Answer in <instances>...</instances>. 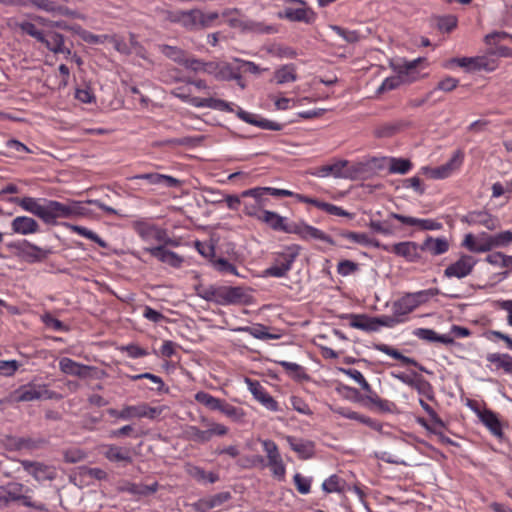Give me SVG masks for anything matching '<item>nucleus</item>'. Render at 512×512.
<instances>
[{
  "mask_svg": "<svg viewBox=\"0 0 512 512\" xmlns=\"http://www.w3.org/2000/svg\"><path fill=\"white\" fill-rule=\"evenodd\" d=\"M34 197H11L9 202L20 206L24 211L40 218L45 224L56 225L59 218L84 216L86 208L80 202L65 204L56 200H44Z\"/></svg>",
  "mask_w": 512,
  "mask_h": 512,
  "instance_id": "obj_1",
  "label": "nucleus"
},
{
  "mask_svg": "<svg viewBox=\"0 0 512 512\" xmlns=\"http://www.w3.org/2000/svg\"><path fill=\"white\" fill-rule=\"evenodd\" d=\"M259 221L265 223L274 231L296 234L303 240L315 239L333 244L331 237L322 230L305 222H288L286 217L273 211H262Z\"/></svg>",
  "mask_w": 512,
  "mask_h": 512,
  "instance_id": "obj_2",
  "label": "nucleus"
},
{
  "mask_svg": "<svg viewBox=\"0 0 512 512\" xmlns=\"http://www.w3.org/2000/svg\"><path fill=\"white\" fill-rule=\"evenodd\" d=\"M301 247L298 244L285 245L275 251L272 264L263 271L265 277L283 278L292 269V266L300 255Z\"/></svg>",
  "mask_w": 512,
  "mask_h": 512,
  "instance_id": "obj_3",
  "label": "nucleus"
},
{
  "mask_svg": "<svg viewBox=\"0 0 512 512\" xmlns=\"http://www.w3.org/2000/svg\"><path fill=\"white\" fill-rule=\"evenodd\" d=\"M200 422L206 427V429L202 430L194 425L187 426L184 429V435L187 440L204 444L209 442L215 436L222 437L227 435L229 432V428L227 426L215 422L205 416L200 418Z\"/></svg>",
  "mask_w": 512,
  "mask_h": 512,
  "instance_id": "obj_4",
  "label": "nucleus"
},
{
  "mask_svg": "<svg viewBox=\"0 0 512 512\" xmlns=\"http://www.w3.org/2000/svg\"><path fill=\"white\" fill-rule=\"evenodd\" d=\"M219 305H237L247 302L249 295L242 287L220 286L207 289L202 296Z\"/></svg>",
  "mask_w": 512,
  "mask_h": 512,
  "instance_id": "obj_5",
  "label": "nucleus"
},
{
  "mask_svg": "<svg viewBox=\"0 0 512 512\" xmlns=\"http://www.w3.org/2000/svg\"><path fill=\"white\" fill-rule=\"evenodd\" d=\"M162 240H159L158 246L155 247H145L143 252L149 253L152 257L156 258L162 263L168 264L171 267H180L183 259L181 256L166 249L167 246L177 247L179 246V241L171 238L166 229H163V234H161Z\"/></svg>",
  "mask_w": 512,
  "mask_h": 512,
  "instance_id": "obj_6",
  "label": "nucleus"
},
{
  "mask_svg": "<svg viewBox=\"0 0 512 512\" xmlns=\"http://www.w3.org/2000/svg\"><path fill=\"white\" fill-rule=\"evenodd\" d=\"M423 61H425L424 58H417L399 65L397 68L398 74L385 78L382 84L379 86L378 92L383 93L386 91H391L398 88L405 82H414L419 79V76L415 73V69Z\"/></svg>",
  "mask_w": 512,
  "mask_h": 512,
  "instance_id": "obj_7",
  "label": "nucleus"
},
{
  "mask_svg": "<svg viewBox=\"0 0 512 512\" xmlns=\"http://www.w3.org/2000/svg\"><path fill=\"white\" fill-rule=\"evenodd\" d=\"M174 95L178 98H180L182 101L187 102L191 104L194 107L197 108H211L216 109L223 112H229L233 113L234 109V103L226 102L222 99H216V98H200V97H193L189 94H186L183 91V88H176L174 91Z\"/></svg>",
  "mask_w": 512,
  "mask_h": 512,
  "instance_id": "obj_8",
  "label": "nucleus"
},
{
  "mask_svg": "<svg viewBox=\"0 0 512 512\" xmlns=\"http://www.w3.org/2000/svg\"><path fill=\"white\" fill-rule=\"evenodd\" d=\"M14 248L17 256L30 264L43 262L51 253L50 249L39 247L26 239L14 244Z\"/></svg>",
  "mask_w": 512,
  "mask_h": 512,
  "instance_id": "obj_9",
  "label": "nucleus"
},
{
  "mask_svg": "<svg viewBox=\"0 0 512 512\" xmlns=\"http://www.w3.org/2000/svg\"><path fill=\"white\" fill-rule=\"evenodd\" d=\"M464 161V153L462 150H457L453 153L452 157L445 164L434 167L426 168L427 175L432 179H445L450 177L454 172L460 169Z\"/></svg>",
  "mask_w": 512,
  "mask_h": 512,
  "instance_id": "obj_10",
  "label": "nucleus"
},
{
  "mask_svg": "<svg viewBox=\"0 0 512 512\" xmlns=\"http://www.w3.org/2000/svg\"><path fill=\"white\" fill-rule=\"evenodd\" d=\"M380 249L402 257L408 262H416L420 258V246L413 241H404L392 245L381 244Z\"/></svg>",
  "mask_w": 512,
  "mask_h": 512,
  "instance_id": "obj_11",
  "label": "nucleus"
},
{
  "mask_svg": "<svg viewBox=\"0 0 512 512\" xmlns=\"http://www.w3.org/2000/svg\"><path fill=\"white\" fill-rule=\"evenodd\" d=\"M294 198L300 202L312 205L317 209L326 212L329 215L339 216V217H347L349 219L354 218V213L348 212L344 210L342 207L319 200L317 198H312L303 194L295 193Z\"/></svg>",
  "mask_w": 512,
  "mask_h": 512,
  "instance_id": "obj_12",
  "label": "nucleus"
},
{
  "mask_svg": "<svg viewBox=\"0 0 512 512\" xmlns=\"http://www.w3.org/2000/svg\"><path fill=\"white\" fill-rule=\"evenodd\" d=\"M477 264V260L471 255H462L456 262L447 266L444 276L447 278L462 279L470 275Z\"/></svg>",
  "mask_w": 512,
  "mask_h": 512,
  "instance_id": "obj_13",
  "label": "nucleus"
},
{
  "mask_svg": "<svg viewBox=\"0 0 512 512\" xmlns=\"http://www.w3.org/2000/svg\"><path fill=\"white\" fill-rule=\"evenodd\" d=\"M245 382L253 397L266 409L273 412L280 410L278 402L267 392V390L263 385H261L259 381L246 378Z\"/></svg>",
  "mask_w": 512,
  "mask_h": 512,
  "instance_id": "obj_14",
  "label": "nucleus"
},
{
  "mask_svg": "<svg viewBox=\"0 0 512 512\" xmlns=\"http://www.w3.org/2000/svg\"><path fill=\"white\" fill-rule=\"evenodd\" d=\"M124 421H129L135 418H148L155 419L161 414V409L152 407L148 403L142 402L137 405H124Z\"/></svg>",
  "mask_w": 512,
  "mask_h": 512,
  "instance_id": "obj_15",
  "label": "nucleus"
},
{
  "mask_svg": "<svg viewBox=\"0 0 512 512\" xmlns=\"http://www.w3.org/2000/svg\"><path fill=\"white\" fill-rule=\"evenodd\" d=\"M390 217L401 222L404 225L414 226L422 231H437L443 228L442 223L434 219H420L411 216H405L394 212L390 213Z\"/></svg>",
  "mask_w": 512,
  "mask_h": 512,
  "instance_id": "obj_16",
  "label": "nucleus"
},
{
  "mask_svg": "<svg viewBox=\"0 0 512 512\" xmlns=\"http://www.w3.org/2000/svg\"><path fill=\"white\" fill-rule=\"evenodd\" d=\"M286 442L292 451H294L299 459L308 460L315 454V443L308 439L297 438L295 436L287 435Z\"/></svg>",
  "mask_w": 512,
  "mask_h": 512,
  "instance_id": "obj_17",
  "label": "nucleus"
},
{
  "mask_svg": "<svg viewBox=\"0 0 512 512\" xmlns=\"http://www.w3.org/2000/svg\"><path fill=\"white\" fill-rule=\"evenodd\" d=\"M466 222L469 225L483 226L491 231L496 230L501 226L499 218L485 210L469 212L466 216Z\"/></svg>",
  "mask_w": 512,
  "mask_h": 512,
  "instance_id": "obj_18",
  "label": "nucleus"
},
{
  "mask_svg": "<svg viewBox=\"0 0 512 512\" xmlns=\"http://www.w3.org/2000/svg\"><path fill=\"white\" fill-rule=\"evenodd\" d=\"M235 108H237L238 118L246 123L253 124L262 129H267L271 131H279L282 129V125L277 122L260 118L258 115L249 113L234 104L233 109L235 110Z\"/></svg>",
  "mask_w": 512,
  "mask_h": 512,
  "instance_id": "obj_19",
  "label": "nucleus"
},
{
  "mask_svg": "<svg viewBox=\"0 0 512 512\" xmlns=\"http://www.w3.org/2000/svg\"><path fill=\"white\" fill-rule=\"evenodd\" d=\"M487 368L491 371H502L512 376V356L508 353H488L486 356Z\"/></svg>",
  "mask_w": 512,
  "mask_h": 512,
  "instance_id": "obj_20",
  "label": "nucleus"
},
{
  "mask_svg": "<svg viewBox=\"0 0 512 512\" xmlns=\"http://www.w3.org/2000/svg\"><path fill=\"white\" fill-rule=\"evenodd\" d=\"M22 466L37 481L53 480L56 477V470L52 466L31 461H22Z\"/></svg>",
  "mask_w": 512,
  "mask_h": 512,
  "instance_id": "obj_21",
  "label": "nucleus"
},
{
  "mask_svg": "<svg viewBox=\"0 0 512 512\" xmlns=\"http://www.w3.org/2000/svg\"><path fill=\"white\" fill-rule=\"evenodd\" d=\"M133 229L144 241L155 240L158 242L163 239L161 237V234H163V228H160L149 221H136L133 223Z\"/></svg>",
  "mask_w": 512,
  "mask_h": 512,
  "instance_id": "obj_22",
  "label": "nucleus"
},
{
  "mask_svg": "<svg viewBox=\"0 0 512 512\" xmlns=\"http://www.w3.org/2000/svg\"><path fill=\"white\" fill-rule=\"evenodd\" d=\"M11 230L20 235L36 234L40 232V225L32 217L17 216L11 221Z\"/></svg>",
  "mask_w": 512,
  "mask_h": 512,
  "instance_id": "obj_23",
  "label": "nucleus"
},
{
  "mask_svg": "<svg viewBox=\"0 0 512 512\" xmlns=\"http://www.w3.org/2000/svg\"><path fill=\"white\" fill-rule=\"evenodd\" d=\"M213 65L212 75L218 81H231L233 78H237L239 65H234L225 61H211Z\"/></svg>",
  "mask_w": 512,
  "mask_h": 512,
  "instance_id": "obj_24",
  "label": "nucleus"
},
{
  "mask_svg": "<svg viewBox=\"0 0 512 512\" xmlns=\"http://www.w3.org/2000/svg\"><path fill=\"white\" fill-rule=\"evenodd\" d=\"M279 18H284L292 22H304L310 24L314 22L316 15L310 8H293L287 7L283 12L279 13Z\"/></svg>",
  "mask_w": 512,
  "mask_h": 512,
  "instance_id": "obj_25",
  "label": "nucleus"
},
{
  "mask_svg": "<svg viewBox=\"0 0 512 512\" xmlns=\"http://www.w3.org/2000/svg\"><path fill=\"white\" fill-rule=\"evenodd\" d=\"M59 368L64 374L80 378L89 376V372L93 369L91 366L78 363L68 357H63L59 360Z\"/></svg>",
  "mask_w": 512,
  "mask_h": 512,
  "instance_id": "obj_26",
  "label": "nucleus"
},
{
  "mask_svg": "<svg viewBox=\"0 0 512 512\" xmlns=\"http://www.w3.org/2000/svg\"><path fill=\"white\" fill-rule=\"evenodd\" d=\"M476 413L480 421L495 437H503L502 425L496 413L490 409L476 410Z\"/></svg>",
  "mask_w": 512,
  "mask_h": 512,
  "instance_id": "obj_27",
  "label": "nucleus"
},
{
  "mask_svg": "<svg viewBox=\"0 0 512 512\" xmlns=\"http://www.w3.org/2000/svg\"><path fill=\"white\" fill-rule=\"evenodd\" d=\"M335 413L341 415L344 418L360 422V423L372 428L373 430L378 431L382 428V425L379 421L372 419L368 416H365L363 414H360L359 412L353 411L347 407H338L335 409Z\"/></svg>",
  "mask_w": 512,
  "mask_h": 512,
  "instance_id": "obj_28",
  "label": "nucleus"
},
{
  "mask_svg": "<svg viewBox=\"0 0 512 512\" xmlns=\"http://www.w3.org/2000/svg\"><path fill=\"white\" fill-rule=\"evenodd\" d=\"M159 488L158 482L154 481L151 484L133 483L126 481L120 487L121 492H127L137 496H148L157 492Z\"/></svg>",
  "mask_w": 512,
  "mask_h": 512,
  "instance_id": "obj_29",
  "label": "nucleus"
},
{
  "mask_svg": "<svg viewBox=\"0 0 512 512\" xmlns=\"http://www.w3.org/2000/svg\"><path fill=\"white\" fill-rule=\"evenodd\" d=\"M135 179L146 180L151 185H158L167 188L178 187L180 181L172 176L159 173H143L136 175Z\"/></svg>",
  "mask_w": 512,
  "mask_h": 512,
  "instance_id": "obj_30",
  "label": "nucleus"
},
{
  "mask_svg": "<svg viewBox=\"0 0 512 512\" xmlns=\"http://www.w3.org/2000/svg\"><path fill=\"white\" fill-rule=\"evenodd\" d=\"M44 392H46V390L41 388L40 386L28 384L19 387L14 392L13 397L14 400L17 402H29L40 399L43 396Z\"/></svg>",
  "mask_w": 512,
  "mask_h": 512,
  "instance_id": "obj_31",
  "label": "nucleus"
},
{
  "mask_svg": "<svg viewBox=\"0 0 512 512\" xmlns=\"http://www.w3.org/2000/svg\"><path fill=\"white\" fill-rule=\"evenodd\" d=\"M105 449L104 456L110 462H123L125 464H131L133 462L130 451L127 448L109 444L105 446Z\"/></svg>",
  "mask_w": 512,
  "mask_h": 512,
  "instance_id": "obj_32",
  "label": "nucleus"
},
{
  "mask_svg": "<svg viewBox=\"0 0 512 512\" xmlns=\"http://www.w3.org/2000/svg\"><path fill=\"white\" fill-rule=\"evenodd\" d=\"M449 247V242L445 237L433 238L428 236L420 246V249L428 251L433 256H438L446 253Z\"/></svg>",
  "mask_w": 512,
  "mask_h": 512,
  "instance_id": "obj_33",
  "label": "nucleus"
},
{
  "mask_svg": "<svg viewBox=\"0 0 512 512\" xmlns=\"http://www.w3.org/2000/svg\"><path fill=\"white\" fill-rule=\"evenodd\" d=\"M208 21L205 14L199 9H192L183 12V23L182 26L186 29L193 30L201 27H205Z\"/></svg>",
  "mask_w": 512,
  "mask_h": 512,
  "instance_id": "obj_34",
  "label": "nucleus"
},
{
  "mask_svg": "<svg viewBox=\"0 0 512 512\" xmlns=\"http://www.w3.org/2000/svg\"><path fill=\"white\" fill-rule=\"evenodd\" d=\"M413 334L421 339L428 342H440L445 345H450L454 343L453 337L447 334L439 335L432 329L428 328H417L414 330Z\"/></svg>",
  "mask_w": 512,
  "mask_h": 512,
  "instance_id": "obj_35",
  "label": "nucleus"
},
{
  "mask_svg": "<svg viewBox=\"0 0 512 512\" xmlns=\"http://www.w3.org/2000/svg\"><path fill=\"white\" fill-rule=\"evenodd\" d=\"M339 235L343 239L362 246H373L375 248L381 247V243L378 240L369 237L366 233L342 231Z\"/></svg>",
  "mask_w": 512,
  "mask_h": 512,
  "instance_id": "obj_36",
  "label": "nucleus"
},
{
  "mask_svg": "<svg viewBox=\"0 0 512 512\" xmlns=\"http://www.w3.org/2000/svg\"><path fill=\"white\" fill-rule=\"evenodd\" d=\"M457 64L460 67L465 68H475V69H486L492 70L493 68H488L484 58H452L446 61L443 64L444 68L450 69L452 65Z\"/></svg>",
  "mask_w": 512,
  "mask_h": 512,
  "instance_id": "obj_37",
  "label": "nucleus"
},
{
  "mask_svg": "<svg viewBox=\"0 0 512 512\" xmlns=\"http://www.w3.org/2000/svg\"><path fill=\"white\" fill-rule=\"evenodd\" d=\"M415 305L411 300L408 293L404 294L401 298L394 301L392 304V312L398 319H405L404 317L415 310Z\"/></svg>",
  "mask_w": 512,
  "mask_h": 512,
  "instance_id": "obj_38",
  "label": "nucleus"
},
{
  "mask_svg": "<svg viewBox=\"0 0 512 512\" xmlns=\"http://www.w3.org/2000/svg\"><path fill=\"white\" fill-rule=\"evenodd\" d=\"M65 42V37L61 33L55 32V31H45L42 39L40 40V43L43 44L49 51L54 53L55 55L58 54V51L60 50V47H62V44Z\"/></svg>",
  "mask_w": 512,
  "mask_h": 512,
  "instance_id": "obj_39",
  "label": "nucleus"
},
{
  "mask_svg": "<svg viewBox=\"0 0 512 512\" xmlns=\"http://www.w3.org/2000/svg\"><path fill=\"white\" fill-rule=\"evenodd\" d=\"M347 165H348L347 160H338L332 164L323 165V166L319 167L317 169V172L315 173V175L318 177H328L330 175L337 177V178L342 177L344 175L343 170H344V168H346Z\"/></svg>",
  "mask_w": 512,
  "mask_h": 512,
  "instance_id": "obj_40",
  "label": "nucleus"
},
{
  "mask_svg": "<svg viewBox=\"0 0 512 512\" xmlns=\"http://www.w3.org/2000/svg\"><path fill=\"white\" fill-rule=\"evenodd\" d=\"M231 498L229 492H220L207 498L201 499L197 506L200 510L205 511L221 506Z\"/></svg>",
  "mask_w": 512,
  "mask_h": 512,
  "instance_id": "obj_41",
  "label": "nucleus"
},
{
  "mask_svg": "<svg viewBox=\"0 0 512 512\" xmlns=\"http://www.w3.org/2000/svg\"><path fill=\"white\" fill-rule=\"evenodd\" d=\"M347 487V482L337 474L331 475L322 483V489L326 493H344Z\"/></svg>",
  "mask_w": 512,
  "mask_h": 512,
  "instance_id": "obj_42",
  "label": "nucleus"
},
{
  "mask_svg": "<svg viewBox=\"0 0 512 512\" xmlns=\"http://www.w3.org/2000/svg\"><path fill=\"white\" fill-rule=\"evenodd\" d=\"M374 349L377 351H380L382 353H385L386 355L401 361L405 365H416L417 362L410 357L404 356L399 350L384 344V343H378L374 345Z\"/></svg>",
  "mask_w": 512,
  "mask_h": 512,
  "instance_id": "obj_43",
  "label": "nucleus"
},
{
  "mask_svg": "<svg viewBox=\"0 0 512 512\" xmlns=\"http://www.w3.org/2000/svg\"><path fill=\"white\" fill-rule=\"evenodd\" d=\"M403 127L402 122L383 123L374 129V136L377 138H390L400 132Z\"/></svg>",
  "mask_w": 512,
  "mask_h": 512,
  "instance_id": "obj_44",
  "label": "nucleus"
},
{
  "mask_svg": "<svg viewBox=\"0 0 512 512\" xmlns=\"http://www.w3.org/2000/svg\"><path fill=\"white\" fill-rule=\"evenodd\" d=\"M183 66L195 73H206L210 74L213 69V65L211 64V61L205 62L203 60L193 58V57H186Z\"/></svg>",
  "mask_w": 512,
  "mask_h": 512,
  "instance_id": "obj_45",
  "label": "nucleus"
},
{
  "mask_svg": "<svg viewBox=\"0 0 512 512\" xmlns=\"http://www.w3.org/2000/svg\"><path fill=\"white\" fill-rule=\"evenodd\" d=\"M274 78L278 84L296 81L297 74L295 66L293 64L283 65L275 71Z\"/></svg>",
  "mask_w": 512,
  "mask_h": 512,
  "instance_id": "obj_46",
  "label": "nucleus"
},
{
  "mask_svg": "<svg viewBox=\"0 0 512 512\" xmlns=\"http://www.w3.org/2000/svg\"><path fill=\"white\" fill-rule=\"evenodd\" d=\"M218 411L234 422H241L246 416V413L242 408L231 405L225 400H222Z\"/></svg>",
  "mask_w": 512,
  "mask_h": 512,
  "instance_id": "obj_47",
  "label": "nucleus"
},
{
  "mask_svg": "<svg viewBox=\"0 0 512 512\" xmlns=\"http://www.w3.org/2000/svg\"><path fill=\"white\" fill-rule=\"evenodd\" d=\"M268 194L265 187H255L251 189L244 190L241 193V197H251L256 202V205H258L261 210H263V207L267 205L268 199L264 196Z\"/></svg>",
  "mask_w": 512,
  "mask_h": 512,
  "instance_id": "obj_48",
  "label": "nucleus"
},
{
  "mask_svg": "<svg viewBox=\"0 0 512 512\" xmlns=\"http://www.w3.org/2000/svg\"><path fill=\"white\" fill-rule=\"evenodd\" d=\"M194 398L198 403L213 411H218L222 403V399L216 398L205 391L197 392Z\"/></svg>",
  "mask_w": 512,
  "mask_h": 512,
  "instance_id": "obj_49",
  "label": "nucleus"
},
{
  "mask_svg": "<svg viewBox=\"0 0 512 512\" xmlns=\"http://www.w3.org/2000/svg\"><path fill=\"white\" fill-rule=\"evenodd\" d=\"M188 473L190 476H192L194 479H196L199 482L215 483L219 480L218 474L213 473V472H207L198 466L190 467L188 469Z\"/></svg>",
  "mask_w": 512,
  "mask_h": 512,
  "instance_id": "obj_50",
  "label": "nucleus"
},
{
  "mask_svg": "<svg viewBox=\"0 0 512 512\" xmlns=\"http://www.w3.org/2000/svg\"><path fill=\"white\" fill-rule=\"evenodd\" d=\"M68 227L72 232L97 243L102 248H107V243L92 230L79 225H68Z\"/></svg>",
  "mask_w": 512,
  "mask_h": 512,
  "instance_id": "obj_51",
  "label": "nucleus"
},
{
  "mask_svg": "<svg viewBox=\"0 0 512 512\" xmlns=\"http://www.w3.org/2000/svg\"><path fill=\"white\" fill-rule=\"evenodd\" d=\"M390 173L406 174L412 169V163L403 158H387Z\"/></svg>",
  "mask_w": 512,
  "mask_h": 512,
  "instance_id": "obj_52",
  "label": "nucleus"
},
{
  "mask_svg": "<svg viewBox=\"0 0 512 512\" xmlns=\"http://www.w3.org/2000/svg\"><path fill=\"white\" fill-rule=\"evenodd\" d=\"M160 51L167 58L173 60L174 62L180 65H183L187 57L186 52L184 50L170 45H162L160 47Z\"/></svg>",
  "mask_w": 512,
  "mask_h": 512,
  "instance_id": "obj_53",
  "label": "nucleus"
},
{
  "mask_svg": "<svg viewBox=\"0 0 512 512\" xmlns=\"http://www.w3.org/2000/svg\"><path fill=\"white\" fill-rule=\"evenodd\" d=\"M412 388L415 389L419 394L425 396L428 400L434 399L433 386L421 375L416 376V380Z\"/></svg>",
  "mask_w": 512,
  "mask_h": 512,
  "instance_id": "obj_54",
  "label": "nucleus"
},
{
  "mask_svg": "<svg viewBox=\"0 0 512 512\" xmlns=\"http://www.w3.org/2000/svg\"><path fill=\"white\" fill-rule=\"evenodd\" d=\"M439 294V290L437 288H430L427 290H421L413 293H408L411 300L413 301L415 308L420 305L426 303L431 297H434Z\"/></svg>",
  "mask_w": 512,
  "mask_h": 512,
  "instance_id": "obj_55",
  "label": "nucleus"
},
{
  "mask_svg": "<svg viewBox=\"0 0 512 512\" xmlns=\"http://www.w3.org/2000/svg\"><path fill=\"white\" fill-rule=\"evenodd\" d=\"M366 399L369 401V403L377 407L382 412H391L392 408L394 407L393 402L380 398L378 394L373 390L367 393Z\"/></svg>",
  "mask_w": 512,
  "mask_h": 512,
  "instance_id": "obj_56",
  "label": "nucleus"
},
{
  "mask_svg": "<svg viewBox=\"0 0 512 512\" xmlns=\"http://www.w3.org/2000/svg\"><path fill=\"white\" fill-rule=\"evenodd\" d=\"M267 466L270 468V471L276 479L282 481L285 479L286 475V465L281 457L276 459H272L267 461Z\"/></svg>",
  "mask_w": 512,
  "mask_h": 512,
  "instance_id": "obj_57",
  "label": "nucleus"
},
{
  "mask_svg": "<svg viewBox=\"0 0 512 512\" xmlns=\"http://www.w3.org/2000/svg\"><path fill=\"white\" fill-rule=\"evenodd\" d=\"M279 364L287 373L297 380L308 378L304 368L297 363L281 361Z\"/></svg>",
  "mask_w": 512,
  "mask_h": 512,
  "instance_id": "obj_58",
  "label": "nucleus"
},
{
  "mask_svg": "<svg viewBox=\"0 0 512 512\" xmlns=\"http://www.w3.org/2000/svg\"><path fill=\"white\" fill-rule=\"evenodd\" d=\"M17 27L25 34L33 37L38 42L42 39L45 31L40 30L35 23L30 21H22L17 23Z\"/></svg>",
  "mask_w": 512,
  "mask_h": 512,
  "instance_id": "obj_59",
  "label": "nucleus"
},
{
  "mask_svg": "<svg viewBox=\"0 0 512 512\" xmlns=\"http://www.w3.org/2000/svg\"><path fill=\"white\" fill-rule=\"evenodd\" d=\"M405 319H398L395 314L392 315H382L378 317L371 318L370 322L372 326L376 328V326H383L392 328L399 323H403Z\"/></svg>",
  "mask_w": 512,
  "mask_h": 512,
  "instance_id": "obj_60",
  "label": "nucleus"
},
{
  "mask_svg": "<svg viewBox=\"0 0 512 512\" xmlns=\"http://www.w3.org/2000/svg\"><path fill=\"white\" fill-rule=\"evenodd\" d=\"M5 146L8 150H10V153H4L6 156H12L14 153H18L20 155L32 153V150L30 148H28L25 144L16 139L7 140L5 142Z\"/></svg>",
  "mask_w": 512,
  "mask_h": 512,
  "instance_id": "obj_61",
  "label": "nucleus"
},
{
  "mask_svg": "<svg viewBox=\"0 0 512 512\" xmlns=\"http://www.w3.org/2000/svg\"><path fill=\"white\" fill-rule=\"evenodd\" d=\"M41 321L47 328L54 331H68V327L59 319L53 317L50 313H45L41 316Z\"/></svg>",
  "mask_w": 512,
  "mask_h": 512,
  "instance_id": "obj_62",
  "label": "nucleus"
},
{
  "mask_svg": "<svg viewBox=\"0 0 512 512\" xmlns=\"http://www.w3.org/2000/svg\"><path fill=\"white\" fill-rule=\"evenodd\" d=\"M294 484L300 494L306 495L311 491L312 479L296 473L293 477Z\"/></svg>",
  "mask_w": 512,
  "mask_h": 512,
  "instance_id": "obj_63",
  "label": "nucleus"
},
{
  "mask_svg": "<svg viewBox=\"0 0 512 512\" xmlns=\"http://www.w3.org/2000/svg\"><path fill=\"white\" fill-rule=\"evenodd\" d=\"M494 248L506 247L512 244V231H503L494 235H491Z\"/></svg>",
  "mask_w": 512,
  "mask_h": 512,
  "instance_id": "obj_64",
  "label": "nucleus"
}]
</instances>
